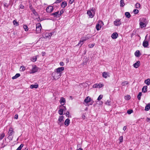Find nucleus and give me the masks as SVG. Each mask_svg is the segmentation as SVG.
Here are the masks:
<instances>
[{"label":"nucleus","instance_id":"obj_44","mask_svg":"<svg viewBox=\"0 0 150 150\" xmlns=\"http://www.w3.org/2000/svg\"><path fill=\"white\" fill-rule=\"evenodd\" d=\"M132 110H128L127 111V113L128 114H130L132 112Z\"/></svg>","mask_w":150,"mask_h":150},{"label":"nucleus","instance_id":"obj_10","mask_svg":"<svg viewBox=\"0 0 150 150\" xmlns=\"http://www.w3.org/2000/svg\"><path fill=\"white\" fill-rule=\"evenodd\" d=\"M64 67H59L55 70H56V71L59 73H60L61 74H61L62 73V72L64 71Z\"/></svg>","mask_w":150,"mask_h":150},{"label":"nucleus","instance_id":"obj_55","mask_svg":"<svg viewBox=\"0 0 150 150\" xmlns=\"http://www.w3.org/2000/svg\"><path fill=\"white\" fill-rule=\"evenodd\" d=\"M20 7L21 8L23 9L24 8V6L23 5L21 4L20 5Z\"/></svg>","mask_w":150,"mask_h":150},{"label":"nucleus","instance_id":"obj_11","mask_svg":"<svg viewBox=\"0 0 150 150\" xmlns=\"http://www.w3.org/2000/svg\"><path fill=\"white\" fill-rule=\"evenodd\" d=\"M53 8L52 6H49L46 8V11L47 13H51L53 11Z\"/></svg>","mask_w":150,"mask_h":150},{"label":"nucleus","instance_id":"obj_48","mask_svg":"<svg viewBox=\"0 0 150 150\" xmlns=\"http://www.w3.org/2000/svg\"><path fill=\"white\" fill-rule=\"evenodd\" d=\"M69 112L67 111L66 113V115L68 117H69Z\"/></svg>","mask_w":150,"mask_h":150},{"label":"nucleus","instance_id":"obj_5","mask_svg":"<svg viewBox=\"0 0 150 150\" xmlns=\"http://www.w3.org/2000/svg\"><path fill=\"white\" fill-rule=\"evenodd\" d=\"M42 27L40 23H38L36 24V33H39L41 32Z\"/></svg>","mask_w":150,"mask_h":150},{"label":"nucleus","instance_id":"obj_18","mask_svg":"<svg viewBox=\"0 0 150 150\" xmlns=\"http://www.w3.org/2000/svg\"><path fill=\"white\" fill-rule=\"evenodd\" d=\"M140 65V62L137 61L133 64L134 67L135 68H138Z\"/></svg>","mask_w":150,"mask_h":150},{"label":"nucleus","instance_id":"obj_37","mask_svg":"<svg viewBox=\"0 0 150 150\" xmlns=\"http://www.w3.org/2000/svg\"><path fill=\"white\" fill-rule=\"evenodd\" d=\"M130 98V96L129 95H127L125 97V99L127 100H129Z\"/></svg>","mask_w":150,"mask_h":150},{"label":"nucleus","instance_id":"obj_27","mask_svg":"<svg viewBox=\"0 0 150 150\" xmlns=\"http://www.w3.org/2000/svg\"><path fill=\"white\" fill-rule=\"evenodd\" d=\"M37 56H35L32 57L31 58V60L33 62H35L37 59Z\"/></svg>","mask_w":150,"mask_h":150},{"label":"nucleus","instance_id":"obj_2","mask_svg":"<svg viewBox=\"0 0 150 150\" xmlns=\"http://www.w3.org/2000/svg\"><path fill=\"white\" fill-rule=\"evenodd\" d=\"M140 21L139 25L141 28L145 27L147 24L146 19L144 18H141L140 19Z\"/></svg>","mask_w":150,"mask_h":150},{"label":"nucleus","instance_id":"obj_50","mask_svg":"<svg viewBox=\"0 0 150 150\" xmlns=\"http://www.w3.org/2000/svg\"><path fill=\"white\" fill-rule=\"evenodd\" d=\"M146 120L147 122H150V118H149L147 117Z\"/></svg>","mask_w":150,"mask_h":150},{"label":"nucleus","instance_id":"obj_58","mask_svg":"<svg viewBox=\"0 0 150 150\" xmlns=\"http://www.w3.org/2000/svg\"><path fill=\"white\" fill-rule=\"evenodd\" d=\"M84 38L85 39V40H86L89 38V37L88 36H86L85 38Z\"/></svg>","mask_w":150,"mask_h":150},{"label":"nucleus","instance_id":"obj_13","mask_svg":"<svg viewBox=\"0 0 150 150\" xmlns=\"http://www.w3.org/2000/svg\"><path fill=\"white\" fill-rule=\"evenodd\" d=\"M87 14L89 16V17L91 18H92L94 15V14L90 10H88L87 11Z\"/></svg>","mask_w":150,"mask_h":150},{"label":"nucleus","instance_id":"obj_12","mask_svg":"<svg viewBox=\"0 0 150 150\" xmlns=\"http://www.w3.org/2000/svg\"><path fill=\"white\" fill-rule=\"evenodd\" d=\"M103 86L102 84H96L93 85V88H100Z\"/></svg>","mask_w":150,"mask_h":150},{"label":"nucleus","instance_id":"obj_57","mask_svg":"<svg viewBox=\"0 0 150 150\" xmlns=\"http://www.w3.org/2000/svg\"><path fill=\"white\" fill-rule=\"evenodd\" d=\"M15 118V119H17L18 118V115L17 114H16L15 115V117H14Z\"/></svg>","mask_w":150,"mask_h":150},{"label":"nucleus","instance_id":"obj_9","mask_svg":"<svg viewBox=\"0 0 150 150\" xmlns=\"http://www.w3.org/2000/svg\"><path fill=\"white\" fill-rule=\"evenodd\" d=\"M113 23L116 26H120L121 24L120 20L119 19H116L114 21Z\"/></svg>","mask_w":150,"mask_h":150},{"label":"nucleus","instance_id":"obj_6","mask_svg":"<svg viewBox=\"0 0 150 150\" xmlns=\"http://www.w3.org/2000/svg\"><path fill=\"white\" fill-rule=\"evenodd\" d=\"M103 25V23L102 21H99L96 26V28L97 30H100Z\"/></svg>","mask_w":150,"mask_h":150},{"label":"nucleus","instance_id":"obj_20","mask_svg":"<svg viewBox=\"0 0 150 150\" xmlns=\"http://www.w3.org/2000/svg\"><path fill=\"white\" fill-rule=\"evenodd\" d=\"M118 36V35L117 33H113L111 36V37L113 39H116Z\"/></svg>","mask_w":150,"mask_h":150},{"label":"nucleus","instance_id":"obj_4","mask_svg":"<svg viewBox=\"0 0 150 150\" xmlns=\"http://www.w3.org/2000/svg\"><path fill=\"white\" fill-rule=\"evenodd\" d=\"M61 74L57 72L56 70H54V72L52 74V76L54 79H58L60 78L61 76Z\"/></svg>","mask_w":150,"mask_h":150},{"label":"nucleus","instance_id":"obj_16","mask_svg":"<svg viewBox=\"0 0 150 150\" xmlns=\"http://www.w3.org/2000/svg\"><path fill=\"white\" fill-rule=\"evenodd\" d=\"M59 11H57L54 13H52L51 14V16H53L54 17H59Z\"/></svg>","mask_w":150,"mask_h":150},{"label":"nucleus","instance_id":"obj_51","mask_svg":"<svg viewBox=\"0 0 150 150\" xmlns=\"http://www.w3.org/2000/svg\"><path fill=\"white\" fill-rule=\"evenodd\" d=\"M60 65L61 66H63L64 65V63L63 62H61L60 63Z\"/></svg>","mask_w":150,"mask_h":150},{"label":"nucleus","instance_id":"obj_62","mask_svg":"<svg viewBox=\"0 0 150 150\" xmlns=\"http://www.w3.org/2000/svg\"><path fill=\"white\" fill-rule=\"evenodd\" d=\"M42 56H43L45 54V52H42Z\"/></svg>","mask_w":150,"mask_h":150},{"label":"nucleus","instance_id":"obj_49","mask_svg":"<svg viewBox=\"0 0 150 150\" xmlns=\"http://www.w3.org/2000/svg\"><path fill=\"white\" fill-rule=\"evenodd\" d=\"M91 11H92V13H93L95 14V11L94 9L93 8Z\"/></svg>","mask_w":150,"mask_h":150},{"label":"nucleus","instance_id":"obj_38","mask_svg":"<svg viewBox=\"0 0 150 150\" xmlns=\"http://www.w3.org/2000/svg\"><path fill=\"white\" fill-rule=\"evenodd\" d=\"M140 7V4L138 3H137L135 5V7L137 8H139Z\"/></svg>","mask_w":150,"mask_h":150},{"label":"nucleus","instance_id":"obj_17","mask_svg":"<svg viewBox=\"0 0 150 150\" xmlns=\"http://www.w3.org/2000/svg\"><path fill=\"white\" fill-rule=\"evenodd\" d=\"M102 76L105 78H107L108 77H109L108 73L106 72H104L103 73Z\"/></svg>","mask_w":150,"mask_h":150},{"label":"nucleus","instance_id":"obj_30","mask_svg":"<svg viewBox=\"0 0 150 150\" xmlns=\"http://www.w3.org/2000/svg\"><path fill=\"white\" fill-rule=\"evenodd\" d=\"M125 5L124 1L123 0H121L120 1V6L122 7H123Z\"/></svg>","mask_w":150,"mask_h":150},{"label":"nucleus","instance_id":"obj_46","mask_svg":"<svg viewBox=\"0 0 150 150\" xmlns=\"http://www.w3.org/2000/svg\"><path fill=\"white\" fill-rule=\"evenodd\" d=\"M59 15L60 16L64 12V11L62 10H61L60 11H59Z\"/></svg>","mask_w":150,"mask_h":150},{"label":"nucleus","instance_id":"obj_47","mask_svg":"<svg viewBox=\"0 0 150 150\" xmlns=\"http://www.w3.org/2000/svg\"><path fill=\"white\" fill-rule=\"evenodd\" d=\"M94 44H91L89 45H88V46H89V47H90V48H92V47H93L94 46Z\"/></svg>","mask_w":150,"mask_h":150},{"label":"nucleus","instance_id":"obj_56","mask_svg":"<svg viewBox=\"0 0 150 150\" xmlns=\"http://www.w3.org/2000/svg\"><path fill=\"white\" fill-rule=\"evenodd\" d=\"M62 0H57L56 1V3H59L61 1H62Z\"/></svg>","mask_w":150,"mask_h":150},{"label":"nucleus","instance_id":"obj_19","mask_svg":"<svg viewBox=\"0 0 150 150\" xmlns=\"http://www.w3.org/2000/svg\"><path fill=\"white\" fill-rule=\"evenodd\" d=\"M38 87V85L37 83H35V84H32L30 86V87L32 89L33 88H37Z\"/></svg>","mask_w":150,"mask_h":150},{"label":"nucleus","instance_id":"obj_28","mask_svg":"<svg viewBox=\"0 0 150 150\" xmlns=\"http://www.w3.org/2000/svg\"><path fill=\"white\" fill-rule=\"evenodd\" d=\"M64 109H60L58 111L59 114L60 115H62L64 112Z\"/></svg>","mask_w":150,"mask_h":150},{"label":"nucleus","instance_id":"obj_63","mask_svg":"<svg viewBox=\"0 0 150 150\" xmlns=\"http://www.w3.org/2000/svg\"><path fill=\"white\" fill-rule=\"evenodd\" d=\"M85 116L84 115H83L82 116V118L83 119H85Z\"/></svg>","mask_w":150,"mask_h":150},{"label":"nucleus","instance_id":"obj_33","mask_svg":"<svg viewBox=\"0 0 150 150\" xmlns=\"http://www.w3.org/2000/svg\"><path fill=\"white\" fill-rule=\"evenodd\" d=\"M105 104L106 105H111V101L110 100H108L105 103Z\"/></svg>","mask_w":150,"mask_h":150},{"label":"nucleus","instance_id":"obj_23","mask_svg":"<svg viewBox=\"0 0 150 150\" xmlns=\"http://www.w3.org/2000/svg\"><path fill=\"white\" fill-rule=\"evenodd\" d=\"M144 82L147 86H149L150 84V79H146L145 80Z\"/></svg>","mask_w":150,"mask_h":150},{"label":"nucleus","instance_id":"obj_42","mask_svg":"<svg viewBox=\"0 0 150 150\" xmlns=\"http://www.w3.org/2000/svg\"><path fill=\"white\" fill-rule=\"evenodd\" d=\"M133 12L135 14H137L139 12V11L137 9H135L133 10Z\"/></svg>","mask_w":150,"mask_h":150},{"label":"nucleus","instance_id":"obj_14","mask_svg":"<svg viewBox=\"0 0 150 150\" xmlns=\"http://www.w3.org/2000/svg\"><path fill=\"white\" fill-rule=\"evenodd\" d=\"M91 100L90 97L88 96L86 97L85 99L84 100V102L85 103H88L90 102L91 101Z\"/></svg>","mask_w":150,"mask_h":150},{"label":"nucleus","instance_id":"obj_59","mask_svg":"<svg viewBox=\"0 0 150 150\" xmlns=\"http://www.w3.org/2000/svg\"><path fill=\"white\" fill-rule=\"evenodd\" d=\"M45 37L46 38H49V36H48V33H47L46 34Z\"/></svg>","mask_w":150,"mask_h":150},{"label":"nucleus","instance_id":"obj_43","mask_svg":"<svg viewBox=\"0 0 150 150\" xmlns=\"http://www.w3.org/2000/svg\"><path fill=\"white\" fill-rule=\"evenodd\" d=\"M23 28L25 31H27L28 30V27L26 25H24Z\"/></svg>","mask_w":150,"mask_h":150},{"label":"nucleus","instance_id":"obj_64","mask_svg":"<svg viewBox=\"0 0 150 150\" xmlns=\"http://www.w3.org/2000/svg\"><path fill=\"white\" fill-rule=\"evenodd\" d=\"M79 150H83L81 148H79L78 149Z\"/></svg>","mask_w":150,"mask_h":150},{"label":"nucleus","instance_id":"obj_53","mask_svg":"<svg viewBox=\"0 0 150 150\" xmlns=\"http://www.w3.org/2000/svg\"><path fill=\"white\" fill-rule=\"evenodd\" d=\"M52 33H48V36L50 37V38L51 36L52 35Z\"/></svg>","mask_w":150,"mask_h":150},{"label":"nucleus","instance_id":"obj_3","mask_svg":"<svg viewBox=\"0 0 150 150\" xmlns=\"http://www.w3.org/2000/svg\"><path fill=\"white\" fill-rule=\"evenodd\" d=\"M14 132L13 131V128L10 127L9 128L8 133V138L9 140H11L13 138L12 135Z\"/></svg>","mask_w":150,"mask_h":150},{"label":"nucleus","instance_id":"obj_8","mask_svg":"<svg viewBox=\"0 0 150 150\" xmlns=\"http://www.w3.org/2000/svg\"><path fill=\"white\" fill-rule=\"evenodd\" d=\"M64 118V117L62 116H60L59 117V118L58 119V124L59 125H60V126H61L62 125H63V119Z\"/></svg>","mask_w":150,"mask_h":150},{"label":"nucleus","instance_id":"obj_31","mask_svg":"<svg viewBox=\"0 0 150 150\" xmlns=\"http://www.w3.org/2000/svg\"><path fill=\"white\" fill-rule=\"evenodd\" d=\"M139 51H137L135 53V55L137 57H139Z\"/></svg>","mask_w":150,"mask_h":150},{"label":"nucleus","instance_id":"obj_39","mask_svg":"<svg viewBox=\"0 0 150 150\" xmlns=\"http://www.w3.org/2000/svg\"><path fill=\"white\" fill-rule=\"evenodd\" d=\"M13 23L14 25H16V26L18 25V23L16 20H14L13 21Z\"/></svg>","mask_w":150,"mask_h":150},{"label":"nucleus","instance_id":"obj_7","mask_svg":"<svg viewBox=\"0 0 150 150\" xmlns=\"http://www.w3.org/2000/svg\"><path fill=\"white\" fill-rule=\"evenodd\" d=\"M39 68L36 65H33L32 68L30 70V73H34L38 71Z\"/></svg>","mask_w":150,"mask_h":150},{"label":"nucleus","instance_id":"obj_54","mask_svg":"<svg viewBox=\"0 0 150 150\" xmlns=\"http://www.w3.org/2000/svg\"><path fill=\"white\" fill-rule=\"evenodd\" d=\"M74 0H69V2L70 4H72L74 1Z\"/></svg>","mask_w":150,"mask_h":150},{"label":"nucleus","instance_id":"obj_41","mask_svg":"<svg viewBox=\"0 0 150 150\" xmlns=\"http://www.w3.org/2000/svg\"><path fill=\"white\" fill-rule=\"evenodd\" d=\"M103 97V95H100L99 96L97 100H100Z\"/></svg>","mask_w":150,"mask_h":150},{"label":"nucleus","instance_id":"obj_45","mask_svg":"<svg viewBox=\"0 0 150 150\" xmlns=\"http://www.w3.org/2000/svg\"><path fill=\"white\" fill-rule=\"evenodd\" d=\"M123 137L122 136H121V137H120L119 138V140L120 141V142H122L123 141Z\"/></svg>","mask_w":150,"mask_h":150},{"label":"nucleus","instance_id":"obj_36","mask_svg":"<svg viewBox=\"0 0 150 150\" xmlns=\"http://www.w3.org/2000/svg\"><path fill=\"white\" fill-rule=\"evenodd\" d=\"M5 136V134L3 133L0 136V140H1Z\"/></svg>","mask_w":150,"mask_h":150},{"label":"nucleus","instance_id":"obj_40","mask_svg":"<svg viewBox=\"0 0 150 150\" xmlns=\"http://www.w3.org/2000/svg\"><path fill=\"white\" fill-rule=\"evenodd\" d=\"M32 11L35 15L36 16L37 15V13L35 11L34 9H32Z\"/></svg>","mask_w":150,"mask_h":150},{"label":"nucleus","instance_id":"obj_22","mask_svg":"<svg viewBox=\"0 0 150 150\" xmlns=\"http://www.w3.org/2000/svg\"><path fill=\"white\" fill-rule=\"evenodd\" d=\"M70 123V120L69 119H67L64 122V124L65 125L68 126Z\"/></svg>","mask_w":150,"mask_h":150},{"label":"nucleus","instance_id":"obj_21","mask_svg":"<svg viewBox=\"0 0 150 150\" xmlns=\"http://www.w3.org/2000/svg\"><path fill=\"white\" fill-rule=\"evenodd\" d=\"M147 86H144L142 89V92L144 93H146L147 91Z\"/></svg>","mask_w":150,"mask_h":150},{"label":"nucleus","instance_id":"obj_60","mask_svg":"<svg viewBox=\"0 0 150 150\" xmlns=\"http://www.w3.org/2000/svg\"><path fill=\"white\" fill-rule=\"evenodd\" d=\"M126 128H127V127L126 126H125L123 127V129L124 130V131H125L126 129Z\"/></svg>","mask_w":150,"mask_h":150},{"label":"nucleus","instance_id":"obj_34","mask_svg":"<svg viewBox=\"0 0 150 150\" xmlns=\"http://www.w3.org/2000/svg\"><path fill=\"white\" fill-rule=\"evenodd\" d=\"M23 146V144H21L17 149L16 150H21L22 149V148Z\"/></svg>","mask_w":150,"mask_h":150},{"label":"nucleus","instance_id":"obj_25","mask_svg":"<svg viewBox=\"0 0 150 150\" xmlns=\"http://www.w3.org/2000/svg\"><path fill=\"white\" fill-rule=\"evenodd\" d=\"M85 41H86L85 40V39L84 38H83L81 40L79 41L77 45H79L80 44H81V45L82 44H83L84 42Z\"/></svg>","mask_w":150,"mask_h":150},{"label":"nucleus","instance_id":"obj_32","mask_svg":"<svg viewBox=\"0 0 150 150\" xmlns=\"http://www.w3.org/2000/svg\"><path fill=\"white\" fill-rule=\"evenodd\" d=\"M142 95V93L141 92H139L137 96V98L139 100H140L141 97Z\"/></svg>","mask_w":150,"mask_h":150},{"label":"nucleus","instance_id":"obj_15","mask_svg":"<svg viewBox=\"0 0 150 150\" xmlns=\"http://www.w3.org/2000/svg\"><path fill=\"white\" fill-rule=\"evenodd\" d=\"M60 104L62 105H64L65 103V100L64 98L62 97L60 98Z\"/></svg>","mask_w":150,"mask_h":150},{"label":"nucleus","instance_id":"obj_35","mask_svg":"<svg viewBox=\"0 0 150 150\" xmlns=\"http://www.w3.org/2000/svg\"><path fill=\"white\" fill-rule=\"evenodd\" d=\"M20 69L21 71H23L25 70V68L24 66H22L21 67Z\"/></svg>","mask_w":150,"mask_h":150},{"label":"nucleus","instance_id":"obj_24","mask_svg":"<svg viewBox=\"0 0 150 150\" xmlns=\"http://www.w3.org/2000/svg\"><path fill=\"white\" fill-rule=\"evenodd\" d=\"M150 108V104L149 103L145 107V110L146 111H148Z\"/></svg>","mask_w":150,"mask_h":150},{"label":"nucleus","instance_id":"obj_1","mask_svg":"<svg viewBox=\"0 0 150 150\" xmlns=\"http://www.w3.org/2000/svg\"><path fill=\"white\" fill-rule=\"evenodd\" d=\"M150 40V35H149L148 38V35H147L145 37V39L143 43V45L145 47H147L149 45V41Z\"/></svg>","mask_w":150,"mask_h":150},{"label":"nucleus","instance_id":"obj_52","mask_svg":"<svg viewBox=\"0 0 150 150\" xmlns=\"http://www.w3.org/2000/svg\"><path fill=\"white\" fill-rule=\"evenodd\" d=\"M16 76V77L17 78L19 77L20 76V74H16V75H15Z\"/></svg>","mask_w":150,"mask_h":150},{"label":"nucleus","instance_id":"obj_26","mask_svg":"<svg viewBox=\"0 0 150 150\" xmlns=\"http://www.w3.org/2000/svg\"><path fill=\"white\" fill-rule=\"evenodd\" d=\"M67 2L66 1H64L62 3L61 6L62 7L64 8L67 6Z\"/></svg>","mask_w":150,"mask_h":150},{"label":"nucleus","instance_id":"obj_29","mask_svg":"<svg viewBox=\"0 0 150 150\" xmlns=\"http://www.w3.org/2000/svg\"><path fill=\"white\" fill-rule=\"evenodd\" d=\"M126 16L127 18L130 17L131 15L130 13L128 12H126L125 13Z\"/></svg>","mask_w":150,"mask_h":150},{"label":"nucleus","instance_id":"obj_61","mask_svg":"<svg viewBox=\"0 0 150 150\" xmlns=\"http://www.w3.org/2000/svg\"><path fill=\"white\" fill-rule=\"evenodd\" d=\"M16 78H17V77H16V76H13L12 77V79H16Z\"/></svg>","mask_w":150,"mask_h":150}]
</instances>
